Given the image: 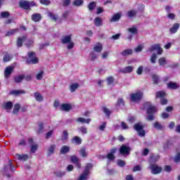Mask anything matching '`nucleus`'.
Returning a JSON list of instances; mask_svg holds the SVG:
<instances>
[{
	"label": "nucleus",
	"instance_id": "1",
	"mask_svg": "<svg viewBox=\"0 0 180 180\" xmlns=\"http://www.w3.org/2000/svg\"><path fill=\"white\" fill-rule=\"evenodd\" d=\"M144 107L147 108L146 109V113L148 115L146 120L149 122H153L154 119L155 118V113L158 112V109H157V107L155 105H153L150 102L146 101L144 103Z\"/></svg>",
	"mask_w": 180,
	"mask_h": 180
},
{
	"label": "nucleus",
	"instance_id": "2",
	"mask_svg": "<svg viewBox=\"0 0 180 180\" xmlns=\"http://www.w3.org/2000/svg\"><path fill=\"white\" fill-rule=\"evenodd\" d=\"M19 6L25 11H30L33 6H37V4L34 1H19Z\"/></svg>",
	"mask_w": 180,
	"mask_h": 180
},
{
	"label": "nucleus",
	"instance_id": "3",
	"mask_svg": "<svg viewBox=\"0 0 180 180\" xmlns=\"http://www.w3.org/2000/svg\"><path fill=\"white\" fill-rule=\"evenodd\" d=\"M165 96H167V93L162 90L158 91L155 93L156 99L160 98V104L162 105L168 104V99H167Z\"/></svg>",
	"mask_w": 180,
	"mask_h": 180
},
{
	"label": "nucleus",
	"instance_id": "4",
	"mask_svg": "<svg viewBox=\"0 0 180 180\" xmlns=\"http://www.w3.org/2000/svg\"><path fill=\"white\" fill-rule=\"evenodd\" d=\"M94 165L92 163H87L84 167V170L77 180H86V177L89 175V170L92 169Z\"/></svg>",
	"mask_w": 180,
	"mask_h": 180
},
{
	"label": "nucleus",
	"instance_id": "5",
	"mask_svg": "<svg viewBox=\"0 0 180 180\" xmlns=\"http://www.w3.org/2000/svg\"><path fill=\"white\" fill-rule=\"evenodd\" d=\"M28 58L30 59L26 60V64H27V65H30L31 64H39V58L36 57V53L29 52Z\"/></svg>",
	"mask_w": 180,
	"mask_h": 180
},
{
	"label": "nucleus",
	"instance_id": "6",
	"mask_svg": "<svg viewBox=\"0 0 180 180\" xmlns=\"http://www.w3.org/2000/svg\"><path fill=\"white\" fill-rule=\"evenodd\" d=\"M143 95L141 91L139 90L135 93H132L130 95L131 102H139L143 99Z\"/></svg>",
	"mask_w": 180,
	"mask_h": 180
},
{
	"label": "nucleus",
	"instance_id": "7",
	"mask_svg": "<svg viewBox=\"0 0 180 180\" xmlns=\"http://www.w3.org/2000/svg\"><path fill=\"white\" fill-rule=\"evenodd\" d=\"M148 169H150L153 175H158V174H161V172H162V167L158 166L156 164H150Z\"/></svg>",
	"mask_w": 180,
	"mask_h": 180
},
{
	"label": "nucleus",
	"instance_id": "8",
	"mask_svg": "<svg viewBox=\"0 0 180 180\" xmlns=\"http://www.w3.org/2000/svg\"><path fill=\"white\" fill-rule=\"evenodd\" d=\"M134 129L138 132L140 137H144L146 136V130H144V125L137 123L134 125Z\"/></svg>",
	"mask_w": 180,
	"mask_h": 180
},
{
	"label": "nucleus",
	"instance_id": "9",
	"mask_svg": "<svg viewBox=\"0 0 180 180\" xmlns=\"http://www.w3.org/2000/svg\"><path fill=\"white\" fill-rule=\"evenodd\" d=\"M131 151V148L127 145H122L120 147L119 152L121 155H130V153Z\"/></svg>",
	"mask_w": 180,
	"mask_h": 180
},
{
	"label": "nucleus",
	"instance_id": "10",
	"mask_svg": "<svg viewBox=\"0 0 180 180\" xmlns=\"http://www.w3.org/2000/svg\"><path fill=\"white\" fill-rule=\"evenodd\" d=\"M157 50V54L159 56H161L162 54V52L164 51L162 50V48H161V45L160 44H155L151 46L150 48H148V51L150 53H153V51H155Z\"/></svg>",
	"mask_w": 180,
	"mask_h": 180
},
{
	"label": "nucleus",
	"instance_id": "11",
	"mask_svg": "<svg viewBox=\"0 0 180 180\" xmlns=\"http://www.w3.org/2000/svg\"><path fill=\"white\" fill-rule=\"evenodd\" d=\"M70 162L75 164V167L77 169H81V162H79V158L76 155H71L70 156Z\"/></svg>",
	"mask_w": 180,
	"mask_h": 180
},
{
	"label": "nucleus",
	"instance_id": "12",
	"mask_svg": "<svg viewBox=\"0 0 180 180\" xmlns=\"http://www.w3.org/2000/svg\"><path fill=\"white\" fill-rule=\"evenodd\" d=\"M27 40V36L23 35L21 37H18L16 41V46L18 47V49H20V47H23V42L26 41Z\"/></svg>",
	"mask_w": 180,
	"mask_h": 180
},
{
	"label": "nucleus",
	"instance_id": "13",
	"mask_svg": "<svg viewBox=\"0 0 180 180\" xmlns=\"http://www.w3.org/2000/svg\"><path fill=\"white\" fill-rule=\"evenodd\" d=\"M13 72V66H8L4 70L5 78H9L12 73Z\"/></svg>",
	"mask_w": 180,
	"mask_h": 180
},
{
	"label": "nucleus",
	"instance_id": "14",
	"mask_svg": "<svg viewBox=\"0 0 180 180\" xmlns=\"http://www.w3.org/2000/svg\"><path fill=\"white\" fill-rule=\"evenodd\" d=\"M160 160V155L151 154L150 155L149 162L150 164H155Z\"/></svg>",
	"mask_w": 180,
	"mask_h": 180
},
{
	"label": "nucleus",
	"instance_id": "15",
	"mask_svg": "<svg viewBox=\"0 0 180 180\" xmlns=\"http://www.w3.org/2000/svg\"><path fill=\"white\" fill-rule=\"evenodd\" d=\"M72 144H76V146H81L82 144V139L79 136H74L71 139Z\"/></svg>",
	"mask_w": 180,
	"mask_h": 180
},
{
	"label": "nucleus",
	"instance_id": "16",
	"mask_svg": "<svg viewBox=\"0 0 180 180\" xmlns=\"http://www.w3.org/2000/svg\"><path fill=\"white\" fill-rule=\"evenodd\" d=\"M2 109H6V110H11L13 108V103L12 101H7L1 105Z\"/></svg>",
	"mask_w": 180,
	"mask_h": 180
},
{
	"label": "nucleus",
	"instance_id": "17",
	"mask_svg": "<svg viewBox=\"0 0 180 180\" xmlns=\"http://www.w3.org/2000/svg\"><path fill=\"white\" fill-rule=\"evenodd\" d=\"M3 54H4V57H3L4 63H9V61H11V60H12L13 56H12V55H11V53H9L8 52H4Z\"/></svg>",
	"mask_w": 180,
	"mask_h": 180
},
{
	"label": "nucleus",
	"instance_id": "18",
	"mask_svg": "<svg viewBox=\"0 0 180 180\" xmlns=\"http://www.w3.org/2000/svg\"><path fill=\"white\" fill-rule=\"evenodd\" d=\"M31 19L33 22H37L41 20V14L40 13H34L32 15Z\"/></svg>",
	"mask_w": 180,
	"mask_h": 180
},
{
	"label": "nucleus",
	"instance_id": "19",
	"mask_svg": "<svg viewBox=\"0 0 180 180\" xmlns=\"http://www.w3.org/2000/svg\"><path fill=\"white\" fill-rule=\"evenodd\" d=\"M179 23H174L172 27L169 28V32L172 34L176 33V32H178V30H179Z\"/></svg>",
	"mask_w": 180,
	"mask_h": 180
},
{
	"label": "nucleus",
	"instance_id": "20",
	"mask_svg": "<svg viewBox=\"0 0 180 180\" xmlns=\"http://www.w3.org/2000/svg\"><path fill=\"white\" fill-rule=\"evenodd\" d=\"M23 79H25V75H20L14 77V82H15V84L23 82Z\"/></svg>",
	"mask_w": 180,
	"mask_h": 180
},
{
	"label": "nucleus",
	"instance_id": "21",
	"mask_svg": "<svg viewBox=\"0 0 180 180\" xmlns=\"http://www.w3.org/2000/svg\"><path fill=\"white\" fill-rule=\"evenodd\" d=\"M71 37H72L71 34L63 37V39L60 40L61 43L63 44H67L71 43V40H72Z\"/></svg>",
	"mask_w": 180,
	"mask_h": 180
},
{
	"label": "nucleus",
	"instance_id": "22",
	"mask_svg": "<svg viewBox=\"0 0 180 180\" xmlns=\"http://www.w3.org/2000/svg\"><path fill=\"white\" fill-rule=\"evenodd\" d=\"M122 18V13H117L114 14L110 19V22H118V20H120V18Z\"/></svg>",
	"mask_w": 180,
	"mask_h": 180
},
{
	"label": "nucleus",
	"instance_id": "23",
	"mask_svg": "<svg viewBox=\"0 0 180 180\" xmlns=\"http://www.w3.org/2000/svg\"><path fill=\"white\" fill-rule=\"evenodd\" d=\"M26 94V91L23 90H12L10 91V95H14V96H19L20 94Z\"/></svg>",
	"mask_w": 180,
	"mask_h": 180
},
{
	"label": "nucleus",
	"instance_id": "24",
	"mask_svg": "<svg viewBox=\"0 0 180 180\" xmlns=\"http://www.w3.org/2000/svg\"><path fill=\"white\" fill-rule=\"evenodd\" d=\"M61 109L65 112H70V110L72 109V106L71 105V104L63 103L61 105Z\"/></svg>",
	"mask_w": 180,
	"mask_h": 180
},
{
	"label": "nucleus",
	"instance_id": "25",
	"mask_svg": "<svg viewBox=\"0 0 180 180\" xmlns=\"http://www.w3.org/2000/svg\"><path fill=\"white\" fill-rule=\"evenodd\" d=\"M16 33H19V28H15L7 31L6 37L13 36V34H16Z\"/></svg>",
	"mask_w": 180,
	"mask_h": 180
},
{
	"label": "nucleus",
	"instance_id": "26",
	"mask_svg": "<svg viewBox=\"0 0 180 180\" xmlns=\"http://www.w3.org/2000/svg\"><path fill=\"white\" fill-rule=\"evenodd\" d=\"M34 97L35 98V100L37 102H43L44 101V98H43V95H41V94H40L39 92H35L34 94Z\"/></svg>",
	"mask_w": 180,
	"mask_h": 180
},
{
	"label": "nucleus",
	"instance_id": "27",
	"mask_svg": "<svg viewBox=\"0 0 180 180\" xmlns=\"http://www.w3.org/2000/svg\"><path fill=\"white\" fill-rule=\"evenodd\" d=\"M127 15L128 18H129L130 19H131V18H136V16H137V11H136L134 9L128 11L127 13Z\"/></svg>",
	"mask_w": 180,
	"mask_h": 180
},
{
	"label": "nucleus",
	"instance_id": "28",
	"mask_svg": "<svg viewBox=\"0 0 180 180\" xmlns=\"http://www.w3.org/2000/svg\"><path fill=\"white\" fill-rule=\"evenodd\" d=\"M76 122H77L78 123H86V124H89V123L91 122V118H88V119H85L84 117H78L76 120Z\"/></svg>",
	"mask_w": 180,
	"mask_h": 180
},
{
	"label": "nucleus",
	"instance_id": "29",
	"mask_svg": "<svg viewBox=\"0 0 180 180\" xmlns=\"http://www.w3.org/2000/svg\"><path fill=\"white\" fill-rule=\"evenodd\" d=\"M167 88H169V89H178L179 86H178V84L176 82H170L167 84Z\"/></svg>",
	"mask_w": 180,
	"mask_h": 180
},
{
	"label": "nucleus",
	"instance_id": "30",
	"mask_svg": "<svg viewBox=\"0 0 180 180\" xmlns=\"http://www.w3.org/2000/svg\"><path fill=\"white\" fill-rule=\"evenodd\" d=\"M15 155L19 161H27L29 159V156L27 155L16 154Z\"/></svg>",
	"mask_w": 180,
	"mask_h": 180
},
{
	"label": "nucleus",
	"instance_id": "31",
	"mask_svg": "<svg viewBox=\"0 0 180 180\" xmlns=\"http://www.w3.org/2000/svg\"><path fill=\"white\" fill-rule=\"evenodd\" d=\"M103 49V46L101 43H97L96 46H94V50L96 53H102Z\"/></svg>",
	"mask_w": 180,
	"mask_h": 180
},
{
	"label": "nucleus",
	"instance_id": "32",
	"mask_svg": "<svg viewBox=\"0 0 180 180\" xmlns=\"http://www.w3.org/2000/svg\"><path fill=\"white\" fill-rule=\"evenodd\" d=\"M122 74H127L133 71V66H127L124 69L120 70Z\"/></svg>",
	"mask_w": 180,
	"mask_h": 180
},
{
	"label": "nucleus",
	"instance_id": "33",
	"mask_svg": "<svg viewBox=\"0 0 180 180\" xmlns=\"http://www.w3.org/2000/svg\"><path fill=\"white\" fill-rule=\"evenodd\" d=\"M68 153H70V146H62L60 150V154H67Z\"/></svg>",
	"mask_w": 180,
	"mask_h": 180
},
{
	"label": "nucleus",
	"instance_id": "34",
	"mask_svg": "<svg viewBox=\"0 0 180 180\" xmlns=\"http://www.w3.org/2000/svg\"><path fill=\"white\" fill-rule=\"evenodd\" d=\"M158 63L160 67H165L167 64V58L165 57L160 58L158 60Z\"/></svg>",
	"mask_w": 180,
	"mask_h": 180
},
{
	"label": "nucleus",
	"instance_id": "35",
	"mask_svg": "<svg viewBox=\"0 0 180 180\" xmlns=\"http://www.w3.org/2000/svg\"><path fill=\"white\" fill-rule=\"evenodd\" d=\"M121 54L124 57H126L127 56H131V54H133V50H131L130 49H125V50L122 51Z\"/></svg>",
	"mask_w": 180,
	"mask_h": 180
},
{
	"label": "nucleus",
	"instance_id": "36",
	"mask_svg": "<svg viewBox=\"0 0 180 180\" xmlns=\"http://www.w3.org/2000/svg\"><path fill=\"white\" fill-rule=\"evenodd\" d=\"M79 154L83 158H86V157H88V153H86L85 148H82L79 151Z\"/></svg>",
	"mask_w": 180,
	"mask_h": 180
},
{
	"label": "nucleus",
	"instance_id": "37",
	"mask_svg": "<svg viewBox=\"0 0 180 180\" xmlns=\"http://www.w3.org/2000/svg\"><path fill=\"white\" fill-rule=\"evenodd\" d=\"M89 11L90 12H92V11H94L95 10V8H96V2L95 1H91L90 2L89 4H88V6H87Z\"/></svg>",
	"mask_w": 180,
	"mask_h": 180
},
{
	"label": "nucleus",
	"instance_id": "38",
	"mask_svg": "<svg viewBox=\"0 0 180 180\" xmlns=\"http://www.w3.org/2000/svg\"><path fill=\"white\" fill-rule=\"evenodd\" d=\"M94 25L96 27H99L100 26H102V20L99 17H96L94 19Z\"/></svg>",
	"mask_w": 180,
	"mask_h": 180
},
{
	"label": "nucleus",
	"instance_id": "39",
	"mask_svg": "<svg viewBox=\"0 0 180 180\" xmlns=\"http://www.w3.org/2000/svg\"><path fill=\"white\" fill-rule=\"evenodd\" d=\"M106 81L108 82V85H112V86L115 85V77H113V76L107 77Z\"/></svg>",
	"mask_w": 180,
	"mask_h": 180
},
{
	"label": "nucleus",
	"instance_id": "40",
	"mask_svg": "<svg viewBox=\"0 0 180 180\" xmlns=\"http://www.w3.org/2000/svg\"><path fill=\"white\" fill-rule=\"evenodd\" d=\"M19 110H20V104L15 103L14 105V109L13 110V115H18V113H19Z\"/></svg>",
	"mask_w": 180,
	"mask_h": 180
},
{
	"label": "nucleus",
	"instance_id": "41",
	"mask_svg": "<svg viewBox=\"0 0 180 180\" xmlns=\"http://www.w3.org/2000/svg\"><path fill=\"white\" fill-rule=\"evenodd\" d=\"M157 53H154L151 55L150 58V61L152 64H155V63H157Z\"/></svg>",
	"mask_w": 180,
	"mask_h": 180
},
{
	"label": "nucleus",
	"instance_id": "42",
	"mask_svg": "<svg viewBox=\"0 0 180 180\" xmlns=\"http://www.w3.org/2000/svg\"><path fill=\"white\" fill-rule=\"evenodd\" d=\"M0 16L3 19H6V18H9L11 16V13L8 11H2L0 14Z\"/></svg>",
	"mask_w": 180,
	"mask_h": 180
},
{
	"label": "nucleus",
	"instance_id": "43",
	"mask_svg": "<svg viewBox=\"0 0 180 180\" xmlns=\"http://www.w3.org/2000/svg\"><path fill=\"white\" fill-rule=\"evenodd\" d=\"M103 112L105 113L107 117H110V115L112 114V111H110V110L106 107L103 108Z\"/></svg>",
	"mask_w": 180,
	"mask_h": 180
},
{
	"label": "nucleus",
	"instance_id": "44",
	"mask_svg": "<svg viewBox=\"0 0 180 180\" xmlns=\"http://www.w3.org/2000/svg\"><path fill=\"white\" fill-rule=\"evenodd\" d=\"M68 140V131L67 130L63 131V136L61 137L62 141H67Z\"/></svg>",
	"mask_w": 180,
	"mask_h": 180
},
{
	"label": "nucleus",
	"instance_id": "45",
	"mask_svg": "<svg viewBox=\"0 0 180 180\" xmlns=\"http://www.w3.org/2000/svg\"><path fill=\"white\" fill-rule=\"evenodd\" d=\"M128 32H129V33H131V34H138L139 33L137 27H136L129 28Z\"/></svg>",
	"mask_w": 180,
	"mask_h": 180
},
{
	"label": "nucleus",
	"instance_id": "46",
	"mask_svg": "<svg viewBox=\"0 0 180 180\" xmlns=\"http://www.w3.org/2000/svg\"><path fill=\"white\" fill-rule=\"evenodd\" d=\"M79 86L78 83L72 84L70 86V92H75V90Z\"/></svg>",
	"mask_w": 180,
	"mask_h": 180
},
{
	"label": "nucleus",
	"instance_id": "47",
	"mask_svg": "<svg viewBox=\"0 0 180 180\" xmlns=\"http://www.w3.org/2000/svg\"><path fill=\"white\" fill-rule=\"evenodd\" d=\"M56 145H51L48 149V155H51V154H54V150H56Z\"/></svg>",
	"mask_w": 180,
	"mask_h": 180
},
{
	"label": "nucleus",
	"instance_id": "48",
	"mask_svg": "<svg viewBox=\"0 0 180 180\" xmlns=\"http://www.w3.org/2000/svg\"><path fill=\"white\" fill-rule=\"evenodd\" d=\"M81 5H84V0H75L73 1L74 6H81Z\"/></svg>",
	"mask_w": 180,
	"mask_h": 180
},
{
	"label": "nucleus",
	"instance_id": "49",
	"mask_svg": "<svg viewBox=\"0 0 180 180\" xmlns=\"http://www.w3.org/2000/svg\"><path fill=\"white\" fill-rule=\"evenodd\" d=\"M121 105L124 106V100L122 98H119L115 103V106H121Z\"/></svg>",
	"mask_w": 180,
	"mask_h": 180
},
{
	"label": "nucleus",
	"instance_id": "50",
	"mask_svg": "<svg viewBox=\"0 0 180 180\" xmlns=\"http://www.w3.org/2000/svg\"><path fill=\"white\" fill-rule=\"evenodd\" d=\"M153 127L158 130H162V125L158 122H155L153 123Z\"/></svg>",
	"mask_w": 180,
	"mask_h": 180
},
{
	"label": "nucleus",
	"instance_id": "51",
	"mask_svg": "<svg viewBox=\"0 0 180 180\" xmlns=\"http://www.w3.org/2000/svg\"><path fill=\"white\" fill-rule=\"evenodd\" d=\"M152 79L153 84H158L160 82V77L157 75H153Z\"/></svg>",
	"mask_w": 180,
	"mask_h": 180
},
{
	"label": "nucleus",
	"instance_id": "52",
	"mask_svg": "<svg viewBox=\"0 0 180 180\" xmlns=\"http://www.w3.org/2000/svg\"><path fill=\"white\" fill-rule=\"evenodd\" d=\"M48 15L49 16L50 18L52 19V20L57 22V15H56V14H54V13L49 12L48 13Z\"/></svg>",
	"mask_w": 180,
	"mask_h": 180
},
{
	"label": "nucleus",
	"instance_id": "53",
	"mask_svg": "<svg viewBox=\"0 0 180 180\" xmlns=\"http://www.w3.org/2000/svg\"><path fill=\"white\" fill-rule=\"evenodd\" d=\"M37 148H39V146L37 144L32 145L30 151L32 153V154H34L36 151H37Z\"/></svg>",
	"mask_w": 180,
	"mask_h": 180
},
{
	"label": "nucleus",
	"instance_id": "54",
	"mask_svg": "<svg viewBox=\"0 0 180 180\" xmlns=\"http://www.w3.org/2000/svg\"><path fill=\"white\" fill-rule=\"evenodd\" d=\"M44 129V126L43 122L39 123V129H38V131H37V134H41L43 132Z\"/></svg>",
	"mask_w": 180,
	"mask_h": 180
},
{
	"label": "nucleus",
	"instance_id": "55",
	"mask_svg": "<svg viewBox=\"0 0 180 180\" xmlns=\"http://www.w3.org/2000/svg\"><path fill=\"white\" fill-rule=\"evenodd\" d=\"M117 164L118 167H123L126 166V162H124V160H122L120 159H119L117 161Z\"/></svg>",
	"mask_w": 180,
	"mask_h": 180
},
{
	"label": "nucleus",
	"instance_id": "56",
	"mask_svg": "<svg viewBox=\"0 0 180 180\" xmlns=\"http://www.w3.org/2000/svg\"><path fill=\"white\" fill-rule=\"evenodd\" d=\"M90 56H91V61H94L96 58H98V56L96 55V53H95L94 51H91L90 53Z\"/></svg>",
	"mask_w": 180,
	"mask_h": 180
},
{
	"label": "nucleus",
	"instance_id": "57",
	"mask_svg": "<svg viewBox=\"0 0 180 180\" xmlns=\"http://www.w3.org/2000/svg\"><path fill=\"white\" fill-rule=\"evenodd\" d=\"M55 175L58 178H61L62 176H64V175H65V172H56Z\"/></svg>",
	"mask_w": 180,
	"mask_h": 180
},
{
	"label": "nucleus",
	"instance_id": "58",
	"mask_svg": "<svg viewBox=\"0 0 180 180\" xmlns=\"http://www.w3.org/2000/svg\"><path fill=\"white\" fill-rule=\"evenodd\" d=\"M43 75H44V72H43V70H41L40 72H39L37 75V79H38V80L42 79Z\"/></svg>",
	"mask_w": 180,
	"mask_h": 180
},
{
	"label": "nucleus",
	"instance_id": "59",
	"mask_svg": "<svg viewBox=\"0 0 180 180\" xmlns=\"http://www.w3.org/2000/svg\"><path fill=\"white\" fill-rule=\"evenodd\" d=\"M49 46H50V44L49 43L40 44L39 50H44L45 47H49Z\"/></svg>",
	"mask_w": 180,
	"mask_h": 180
},
{
	"label": "nucleus",
	"instance_id": "60",
	"mask_svg": "<svg viewBox=\"0 0 180 180\" xmlns=\"http://www.w3.org/2000/svg\"><path fill=\"white\" fill-rule=\"evenodd\" d=\"M107 158L108 159V160H110V161H113V160H115V158H116V157L115 156V155H112V153H108V155H107Z\"/></svg>",
	"mask_w": 180,
	"mask_h": 180
},
{
	"label": "nucleus",
	"instance_id": "61",
	"mask_svg": "<svg viewBox=\"0 0 180 180\" xmlns=\"http://www.w3.org/2000/svg\"><path fill=\"white\" fill-rule=\"evenodd\" d=\"M133 172H137V171H141V166L136 165L132 169Z\"/></svg>",
	"mask_w": 180,
	"mask_h": 180
},
{
	"label": "nucleus",
	"instance_id": "62",
	"mask_svg": "<svg viewBox=\"0 0 180 180\" xmlns=\"http://www.w3.org/2000/svg\"><path fill=\"white\" fill-rule=\"evenodd\" d=\"M79 129L84 134H86V133H88V129L85 127H81Z\"/></svg>",
	"mask_w": 180,
	"mask_h": 180
},
{
	"label": "nucleus",
	"instance_id": "63",
	"mask_svg": "<svg viewBox=\"0 0 180 180\" xmlns=\"http://www.w3.org/2000/svg\"><path fill=\"white\" fill-rule=\"evenodd\" d=\"M9 163H8V167L10 168V171H11V172H13V171H15V165H13V164H12V162H11V160H9Z\"/></svg>",
	"mask_w": 180,
	"mask_h": 180
},
{
	"label": "nucleus",
	"instance_id": "64",
	"mask_svg": "<svg viewBox=\"0 0 180 180\" xmlns=\"http://www.w3.org/2000/svg\"><path fill=\"white\" fill-rule=\"evenodd\" d=\"M175 162H180V153H177L176 157L174 158Z\"/></svg>",
	"mask_w": 180,
	"mask_h": 180
}]
</instances>
